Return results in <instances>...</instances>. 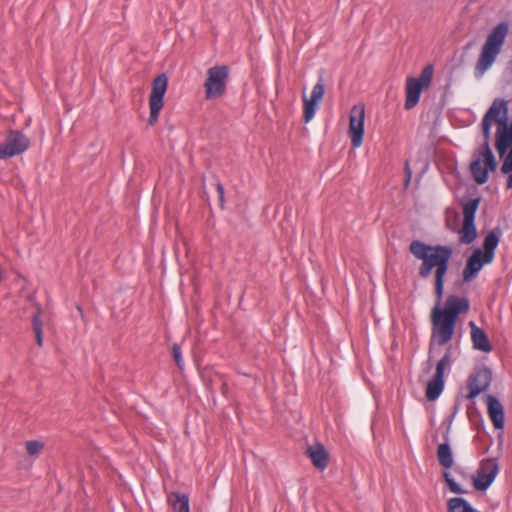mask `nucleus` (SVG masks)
Masks as SVG:
<instances>
[{
  "mask_svg": "<svg viewBox=\"0 0 512 512\" xmlns=\"http://www.w3.org/2000/svg\"><path fill=\"white\" fill-rule=\"evenodd\" d=\"M480 473L486 474L488 476L492 475V479L495 480L498 472H499V463L497 458H486L480 462L479 468L477 469Z\"/></svg>",
  "mask_w": 512,
  "mask_h": 512,
  "instance_id": "obj_23",
  "label": "nucleus"
},
{
  "mask_svg": "<svg viewBox=\"0 0 512 512\" xmlns=\"http://www.w3.org/2000/svg\"><path fill=\"white\" fill-rule=\"evenodd\" d=\"M492 370L485 365H477L467 378L468 393L465 398L473 401L482 392H485L492 382Z\"/></svg>",
  "mask_w": 512,
  "mask_h": 512,
  "instance_id": "obj_11",
  "label": "nucleus"
},
{
  "mask_svg": "<svg viewBox=\"0 0 512 512\" xmlns=\"http://www.w3.org/2000/svg\"><path fill=\"white\" fill-rule=\"evenodd\" d=\"M488 416L496 430H502L505 426V411L500 400L494 395L485 397Z\"/></svg>",
  "mask_w": 512,
  "mask_h": 512,
  "instance_id": "obj_15",
  "label": "nucleus"
},
{
  "mask_svg": "<svg viewBox=\"0 0 512 512\" xmlns=\"http://www.w3.org/2000/svg\"><path fill=\"white\" fill-rule=\"evenodd\" d=\"M454 471H455L458 475H460L461 477H463V478H467V476H468V475H467V473L465 472V470H464L462 467L457 466V467H455Z\"/></svg>",
  "mask_w": 512,
  "mask_h": 512,
  "instance_id": "obj_34",
  "label": "nucleus"
},
{
  "mask_svg": "<svg viewBox=\"0 0 512 512\" xmlns=\"http://www.w3.org/2000/svg\"><path fill=\"white\" fill-rule=\"evenodd\" d=\"M452 347H448L443 357L437 362L434 377L445 379V370L450 364Z\"/></svg>",
  "mask_w": 512,
  "mask_h": 512,
  "instance_id": "obj_25",
  "label": "nucleus"
},
{
  "mask_svg": "<svg viewBox=\"0 0 512 512\" xmlns=\"http://www.w3.org/2000/svg\"><path fill=\"white\" fill-rule=\"evenodd\" d=\"M453 251L451 245H431L421 240H413L409 245V252L416 259L422 261L418 269V275L425 279L434 270V292L437 300H442L444 295L446 275Z\"/></svg>",
  "mask_w": 512,
  "mask_h": 512,
  "instance_id": "obj_1",
  "label": "nucleus"
},
{
  "mask_svg": "<svg viewBox=\"0 0 512 512\" xmlns=\"http://www.w3.org/2000/svg\"><path fill=\"white\" fill-rule=\"evenodd\" d=\"M458 409H459V403L456 402L454 404V406H453V412H452V414L449 417V421L450 422L453 420V418H454L455 414L457 413Z\"/></svg>",
  "mask_w": 512,
  "mask_h": 512,
  "instance_id": "obj_35",
  "label": "nucleus"
},
{
  "mask_svg": "<svg viewBox=\"0 0 512 512\" xmlns=\"http://www.w3.org/2000/svg\"><path fill=\"white\" fill-rule=\"evenodd\" d=\"M227 389H228L227 384H226V383H223V384H222V392H223V393H225Z\"/></svg>",
  "mask_w": 512,
  "mask_h": 512,
  "instance_id": "obj_37",
  "label": "nucleus"
},
{
  "mask_svg": "<svg viewBox=\"0 0 512 512\" xmlns=\"http://www.w3.org/2000/svg\"><path fill=\"white\" fill-rule=\"evenodd\" d=\"M303 102H304V109H303V121L304 123H308L312 120L314 117L318 102H313L312 100H309L305 93L303 94Z\"/></svg>",
  "mask_w": 512,
  "mask_h": 512,
  "instance_id": "obj_26",
  "label": "nucleus"
},
{
  "mask_svg": "<svg viewBox=\"0 0 512 512\" xmlns=\"http://www.w3.org/2000/svg\"><path fill=\"white\" fill-rule=\"evenodd\" d=\"M306 456L310 458L313 466L323 471L327 468L329 463V453L321 443L309 446L305 452Z\"/></svg>",
  "mask_w": 512,
  "mask_h": 512,
  "instance_id": "obj_17",
  "label": "nucleus"
},
{
  "mask_svg": "<svg viewBox=\"0 0 512 512\" xmlns=\"http://www.w3.org/2000/svg\"><path fill=\"white\" fill-rule=\"evenodd\" d=\"M497 160L490 146L481 145L478 154L470 163L469 170L478 185H484L489 180V173L497 169Z\"/></svg>",
  "mask_w": 512,
  "mask_h": 512,
  "instance_id": "obj_8",
  "label": "nucleus"
},
{
  "mask_svg": "<svg viewBox=\"0 0 512 512\" xmlns=\"http://www.w3.org/2000/svg\"><path fill=\"white\" fill-rule=\"evenodd\" d=\"M445 387V379L439 377H432L426 385L425 397L429 402L436 401Z\"/></svg>",
  "mask_w": 512,
  "mask_h": 512,
  "instance_id": "obj_20",
  "label": "nucleus"
},
{
  "mask_svg": "<svg viewBox=\"0 0 512 512\" xmlns=\"http://www.w3.org/2000/svg\"><path fill=\"white\" fill-rule=\"evenodd\" d=\"M216 190H217V195H218L220 207L223 208L224 207V202H225L224 187H223V185L220 182H217Z\"/></svg>",
  "mask_w": 512,
  "mask_h": 512,
  "instance_id": "obj_32",
  "label": "nucleus"
},
{
  "mask_svg": "<svg viewBox=\"0 0 512 512\" xmlns=\"http://www.w3.org/2000/svg\"><path fill=\"white\" fill-rule=\"evenodd\" d=\"M229 75L228 65H215L207 70L203 84L206 100L220 99L226 95Z\"/></svg>",
  "mask_w": 512,
  "mask_h": 512,
  "instance_id": "obj_6",
  "label": "nucleus"
},
{
  "mask_svg": "<svg viewBox=\"0 0 512 512\" xmlns=\"http://www.w3.org/2000/svg\"><path fill=\"white\" fill-rule=\"evenodd\" d=\"M501 172L504 175H508L507 182H506V188L512 189V160L508 158H504L502 166H501Z\"/></svg>",
  "mask_w": 512,
  "mask_h": 512,
  "instance_id": "obj_27",
  "label": "nucleus"
},
{
  "mask_svg": "<svg viewBox=\"0 0 512 512\" xmlns=\"http://www.w3.org/2000/svg\"><path fill=\"white\" fill-rule=\"evenodd\" d=\"M509 116V102L502 98H496L483 116V119L497 126L507 123Z\"/></svg>",
  "mask_w": 512,
  "mask_h": 512,
  "instance_id": "obj_14",
  "label": "nucleus"
},
{
  "mask_svg": "<svg viewBox=\"0 0 512 512\" xmlns=\"http://www.w3.org/2000/svg\"><path fill=\"white\" fill-rule=\"evenodd\" d=\"M508 32L509 23L507 21H501L493 27L486 37L479 58L476 62V74H484L493 65L498 54L502 50Z\"/></svg>",
  "mask_w": 512,
  "mask_h": 512,
  "instance_id": "obj_4",
  "label": "nucleus"
},
{
  "mask_svg": "<svg viewBox=\"0 0 512 512\" xmlns=\"http://www.w3.org/2000/svg\"><path fill=\"white\" fill-rule=\"evenodd\" d=\"M441 301L442 300L436 299L435 306L431 310L429 358H431V353L435 345L444 346L453 339L460 315L466 314L470 310V301L464 296L449 295L446 298L444 306H441Z\"/></svg>",
  "mask_w": 512,
  "mask_h": 512,
  "instance_id": "obj_2",
  "label": "nucleus"
},
{
  "mask_svg": "<svg viewBox=\"0 0 512 512\" xmlns=\"http://www.w3.org/2000/svg\"><path fill=\"white\" fill-rule=\"evenodd\" d=\"M473 45H474V41H469V42L465 45L464 49H465L466 51H468V50H469Z\"/></svg>",
  "mask_w": 512,
  "mask_h": 512,
  "instance_id": "obj_36",
  "label": "nucleus"
},
{
  "mask_svg": "<svg viewBox=\"0 0 512 512\" xmlns=\"http://www.w3.org/2000/svg\"><path fill=\"white\" fill-rule=\"evenodd\" d=\"M30 147V139L20 130L10 129L0 144V159L6 160L20 155Z\"/></svg>",
  "mask_w": 512,
  "mask_h": 512,
  "instance_id": "obj_12",
  "label": "nucleus"
},
{
  "mask_svg": "<svg viewBox=\"0 0 512 512\" xmlns=\"http://www.w3.org/2000/svg\"><path fill=\"white\" fill-rule=\"evenodd\" d=\"M481 202V197L469 198L467 200L461 199L460 205L462 207L463 222L458 230L459 242L469 245L477 238V228L475 224L476 213Z\"/></svg>",
  "mask_w": 512,
  "mask_h": 512,
  "instance_id": "obj_7",
  "label": "nucleus"
},
{
  "mask_svg": "<svg viewBox=\"0 0 512 512\" xmlns=\"http://www.w3.org/2000/svg\"><path fill=\"white\" fill-rule=\"evenodd\" d=\"M325 93V85L323 81L320 79L319 82L313 87L311 96L309 100H312L313 102H319Z\"/></svg>",
  "mask_w": 512,
  "mask_h": 512,
  "instance_id": "obj_28",
  "label": "nucleus"
},
{
  "mask_svg": "<svg viewBox=\"0 0 512 512\" xmlns=\"http://www.w3.org/2000/svg\"><path fill=\"white\" fill-rule=\"evenodd\" d=\"M448 512H480L475 509L465 498L453 497L447 501Z\"/></svg>",
  "mask_w": 512,
  "mask_h": 512,
  "instance_id": "obj_21",
  "label": "nucleus"
},
{
  "mask_svg": "<svg viewBox=\"0 0 512 512\" xmlns=\"http://www.w3.org/2000/svg\"><path fill=\"white\" fill-rule=\"evenodd\" d=\"M364 119L365 109L364 106L354 105L349 114V136L354 148L359 147L364 138Z\"/></svg>",
  "mask_w": 512,
  "mask_h": 512,
  "instance_id": "obj_13",
  "label": "nucleus"
},
{
  "mask_svg": "<svg viewBox=\"0 0 512 512\" xmlns=\"http://www.w3.org/2000/svg\"><path fill=\"white\" fill-rule=\"evenodd\" d=\"M505 158H508V159L512 160V149L509 151V153L506 155Z\"/></svg>",
  "mask_w": 512,
  "mask_h": 512,
  "instance_id": "obj_38",
  "label": "nucleus"
},
{
  "mask_svg": "<svg viewBox=\"0 0 512 512\" xmlns=\"http://www.w3.org/2000/svg\"><path fill=\"white\" fill-rule=\"evenodd\" d=\"M491 126H492L491 122L482 118L481 130H482V135H483V139H484V142L482 145L490 146Z\"/></svg>",
  "mask_w": 512,
  "mask_h": 512,
  "instance_id": "obj_30",
  "label": "nucleus"
},
{
  "mask_svg": "<svg viewBox=\"0 0 512 512\" xmlns=\"http://www.w3.org/2000/svg\"><path fill=\"white\" fill-rule=\"evenodd\" d=\"M507 126L512 129V120L511 121H509V119L507 120Z\"/></svg>",
  "mask_w": 512,
  "mask_h": 512,
  "instance_id": "obj_39",
  "label": "nucleus"
},
{
  "mask_svg": "<svg viewBox=\"0 0 512 512\" xmlns=\"http://www.w3.org/2000/svg\"><path fill=\"white\" fill-rule=\"evenodd\" d=\"M167 503L175 512H190L189 496L185 493L170 492L167 495Z\"/></svg>",
  "mask_w": 512,
  "mask_h": 512,
  "instance_id": "obj_19",
  "label": "nucleus"
},
{
  "mask_svg": "<svg viewBox=\"0 0 512 512\" xmlns=\"http://www.w3.org/2000/svg\"><path fill=\"white\" fill-rule=\"evenodd\" d=\"M78 311L82 314V309L80 306L77 307Z\"/></svg>",
  "mask_w": 512,
  "mask_h": 512,
  "instance_id": "obj_40",
  "label": "nucleus"
},
{
  "mask_svg": "<svg viewBox=\"0 0 512 512\" xmlns=\"http://www.w3.org/2000/svg\"><path fill=\"white\" fill-rule=\"evenodd\" d=\"M486 474L480 473L479 470L476 471V474L472 476L473 486L476 491L484 492L486 491L494 480Z\"/></svg>",
  "mask_w": 512,
  "mask_h": 512,
  "instance_id": "obj_24",
  "label": "nucleus"
},
{
  "mask_svg": "<svg viewBox=\"0 0 512 512\" xmlns=\"http://www.w3.org/2000/svg\"><path fill=\"white\" fill-rule=\"evenodd\" d=\"M168 88V77L165 73L156 76L152 81V88L149 95L150 115L148 125L155 126L158 122L160 112L164 107V97Z\"/></svg>",
  "mask_w": 512,
  "mask_h": 512,
  "instance_id": "obj_10",
  "label": "nucleus"
},
{
  "mask_svg": "<svg viewBox=\"0 0 512 512\" xmlns=\"http://www.w3.org/2000/svg\"><path fill=\"white\" fill-rule=\"evenodd\" d=\"M41 307L36 305V312L32 316L33 331L35 333L36 343L39 347L43 345V322L41 320Z\"/></svg>",
  "mask_w": 512,
  "mask_h": 512,
  "instance_id": "obj_22",
  "label": "nucleus"
},
{
  "mask_svg": "<svg viewBox=\"0 0 512 512\" xmlns=\"http://www.w3.org/2000/svg\"><path fill=\"white\" fill-rule=\"evenodd\" d=\"M449 430L450 427L448 426L443 435L444 442L439 444L437 447L436 456L439 465L443 467L442 478L446 486L452 493L462 495L466 494L467 491L455 481L449 472V469H451L454 465V455L449 442Z\"/></svg>",
  "mask_w": 512,
  "mask_h": 512,
  "instance_id": "obj_5",
  "label": "nucleus"
},
{
  "mask_svg": "<svg viewBox=\"0 0 512 512\" xmlns=\"http://www.w3.org/2000/svg\"><path fill=\"white\" fill-rule=\"evenodd\" d=\"M404 173H405L404 185H405V187H408V185L411 181V178H412V170H411L408 162L405 163Z\"/></svg>",
  "mask_w": 512,
  "mask_h": 512,
  "instance_id": "obj_33",
  "label": "nucleus"
},
{
  "mask_svg": "<svg viewBox=\"0 0 512 512\" xmlns=\"http://www.w3.org/2000/svg\"><path fill=\"white\" fill-rule=\"evenodd\" d=\"M501 236V227H494L485 235L482 248H475L471 255L467 257L465 267L462 272L463 283L473 281L485 265L493 262L495 251L500 243Z\"/></svg>",
  "mask_w": 512,
  "mask_h": 512,
  "instance_id": "obj_3",
  "label": "nucleus"
},
{
  "mask_svg": "<svg viewBox=\"0 0 512 512\" xmlns=\"http://www.w3.org/2000/svg\"><path fill=\"white\" fill-rule=\"evenodd\" d=\"M469 326L473 348L485 353L491 352L493 347L485 330L478 327L474 321H470Z\"/></svg>",
  "mask_w": 512,
  "mask_h": 512,
  "instance_id": "obj_18",
  "label": "nucleus"
},
{
  "mask_svg": "<svg viewBox=\"0 0 512 512\" xmlns=\"http://www.w3.org/2000/svg\"><path fill=\"white\" fill-rule=\"evenodd\" d=\"M172 356H173V359L177 365V367L182 370L183 369V366H184V362H183V359H182V354H181V347L179 344L177 343H174L172 345Z\"/></svg>",
  "mask_w": 512,
  "mask_h": 512,
  "instance_id": "obj_31",
  "label": "nucleus"
},
{
  "mask_svg": "<svg viewBox=\"0 0 512 512\" xmlns=\"http://www.w3.org/2000/svg\"><path fill=\"white\" fill-rule=\"evenodd\" d=\"M494 146L499 157L504 160L512 149V129L507 123L496 127Z\"/></svg>",
  "mask_w": 512,
  "mask_h": 512,
  "instance_id": "obj_16",
  "label": "nucleus"
},
{
  "mask_svg": "<svg viewBox=\"0 0 512 512\" xmlns=\"http://www.w3.org/2000/svg\"><path fill=\"white\" fill-rule=\"evenodd\" d=\"M44 443L38 440H30L26 442V451L29 455H36L41 452Z\"/></svg>",
  "mask_w": 512,
  "mask_h": 512,
  "instance_id": "obj_29",
  "label": "nucleus"
},
{
  "mask_svg": "<svg viewBox=\"0 0 512 512\" xmlns=\"http://www.w3.org/2000/svg\"><path fill=\"white\" fill-rule=\"evenodd\" d=\"M434 67L432 64L426 65L418 78L408 77L405 88V109L411 110L420 101L422 92L428 89L433 79Z\"/></svg>",
  "mask_w": 512,
  "mask_h": 512,
  "instance_id": "obj_9",
  "label": "nucleus"
}]
</instances>
